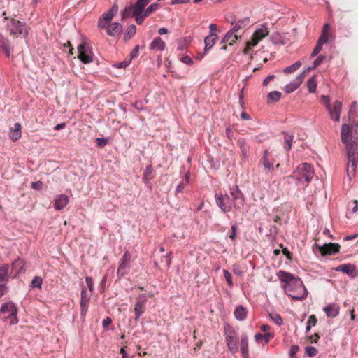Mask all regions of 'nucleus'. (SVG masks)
Wrapping results in <instances>:
<instances>
[{
	"label": "nucleus",
	"instance_id": "obj_1",
	"mask_svg": "<svg viewBox=\"0 0 358 358\" xmlns=\"http://www.w3.org/2000/svg\"><path fill=\"white\" fill-rule=\"evenodd\" d=\"M2 15L4 16L6 29L11 36L16 38L20 36L26 38L27 36L29 27L25 22L20 21L14 17H7L6 12H3Z\"/></svg>",
	"mask_w": 358,
	"mask_h": 358
},
{
	"label": "nucleus",
	"instance_id": "obj_2",
	"mask_svg": "<svg viewBox=\"0 0 358 358\" xmlns=\"http://www.w3.org/2000/svg\"><path fill=\"white\" fill-rule=\"evenodd\" d=\"M347 151V157L348 162L347 164L346 171L350 180L355 175L356 166L358 161V155L356 153V143L352 141L350 143H344Z\"/></svg>",
	"mask_w": 358,
	"mask_h": 358
},
{
	"label": "nucleus",
	"instance_id": "obj_3",
	"mask_svg": "<svg viewBox=\"0 0 358 358\" xmlns=\"http://www.w3.org/2000/svg\"><path fill=\"white\" fill-rule=\"evenodd\" d=\"M284 289L287 295L296 300H303L308 295V292L300 278L296 279L291 285H285Z\"/></svg>",
	"mask_w": 358,
	"mask_h": 358
},
{
	"label": "nucleus",
	"instance_id": "obj_4",
	"mask_svg": "<svg viewBox=\"0 0 358 358\" xmlns=\"http://www.w3.org/2000/svg\"><path fill=\"white\" fill-rule=\"evenodd\" d=\"M17 312V308L13 301L6 302L2 304L0 308V318L3 322H6L8 319H10V324H16L18 322Z\"/></svg>",
	"mask_w": 358,
	"mask_h": 358
},
{
	"label": "nucleus",
	"instance_id": "obj_5",
	"mask_svg": "<svg viewBox=\"0 0 358 358\" xmlns=\"http://www.w3.org/2000/svg\"><path fill=\"white\" fill-rule=\"evenodd\" d=\"M268 34L269 31L266 25L265 24H262L259 28L255 31L250 40L247 42L243 53L245 55H249L250 53L251 48L257 45L258 43L264 37L267 36Z\"/></svg>",
	"mask_w": 358,
	"mask_h": 358
},
{
	"label": "nucleus",
	"instance_id": "obj_6",
	"mask_svg": "<svg viewBox=\"0 0 358 358\" xmlns=\"http://www.w3.org/2000/svg\"><path fill=\"white\" fill-rule=\"evenodd\" d=\"M295 173L297 176L298 180L301 181L304 180L307 183H309L313 178L315 172L311 164L303 163L298 166L295 171Z\"/></svg>",
	"mask_w": 358,
	"mask_h": 358
},
{
	"label": "nucleus",
	"instance_id": "obj_7",
	"mask_svg": "<svg viewBox=\"0 0 358 358\" xmlns=\"http://www.w3.org/2000/svg\"><path fill=\"white\" fill-rule=\"evenodd\" d=\"M226 200H233V206L236 209H240L244 204L243 195L238 186L230 189L229 194H226Z\"/></svg>",
	"mask_w": 358,
	"mask_h": 358
},
{
	"label": "nucleus",
	"instance_id": "obj_8",
	"mask_svg": "<svg viewBox=\"0 0 358 358\" xmlns=\"http://www.w3.org/2000/svg\"><path fill=\"white\" fill-rule=\"evenodd\" d=\"M78 57L85 64H88L93 60V53L91 48L85 43L83 42L78 46Z\"/></svg>",
	"mask_w": 358,
	"mask_h": 358
},
{
	"label": "nucleus",
	"instance_id": "obj_9",
	"mask_svg": "<svg viewBox=\"0 0 358 358\" xmlns=\"http://www.w3.org/2000/svg\"><path fill=\"white\" fill-rule=\"evenodd\" d=\"M131 266V254L126 251L120 260V265L117 271L118 279L123 278L127 273V270Z\"/></svg>",
	"mask_w": 358,
	"mask_h": 358
},
{
	"label": "nucleus",
	"instance_id": "obj_10",
	"mask_svg": "<svg viewBox=\"0 0 358 358\" xmlns=\"http://www.w3.org/2000/svg\"><path fill=\"white\" fill-rule=\"evenodd\" d=\"M342 109V103L340 101H335L329 108H327L330 118L335 121L339 122L341 113Z\"/></svg>",
	"mask_w": 358,
	"mask_h": 358
},
{
	"label": "nucleus",
	"instance_id": "obj_11",
	"mask_svg": "<svg viewBox=\"0 0 358 358\" xmlns=\"http://www.w3.org/2000/svg\"><path fill=\"white\" fill-rule=\"evenodd\" d=\"M318 248L322 256L333 255L338 253L340 245L338 243H329L318 246Z\"/></svg>",
	"mask_w": 358,
	"mask_h": 358
},
{
	"label": "nucleus",
	"instance_id": "obj_12",
	"mask_svg": "<svg viewBox=\"0 0 358 358\" xmlns=\"http://www.w3.org/2000/svg\"><path fill=\"white\" fill-rule=\"evenodd\" d=\"M147 301V296L144 294L139 295L137 299V302L134 306V313L136 321H138L141 315L144 313L145 308V302Z\"/></svg>",
	"mask_w": 358,
	"mask_h": 358
},
{
	"label": "nucleus",
	"instance_id": "obj_13",
	"mask_svg": "<svg viewBox=\"0 0 358 358\" xmlns=\"http://www.w3.org/2000/svg\"><path fill=\"white\" fill-rule=\"evenodd\" d=\"M355 135V134L352 131V128H350L349 124H342L341 131V139L343 144L352 142V141H350V138L351 139L353 138Z\"/></svg>",
	"mask_w": 358,
	"mask_h": 358
},
{
	"label": "nucleus",
	"instance_id": "obj_14",
	"mask_svg": "<svg viewBox=\"0 0 358 358\" xmlns=\"http://www.w3.org/2000/svg\"><path fill=\"white\" fill-rule=\"evenodd\" d=\"M339 306L334 303L327 305L323 310L328 317H336L339 313Z\"/></svg>",
	"mask_w": 358,
	"mask_h": 358
},
{
	"label": "nucleus",
	"instance_id": "obj_15",
	"mask_svg": "<svg viewBox=\"0 0 358 358\" xmlns=\"http://www.w3.org/2000/svg\"><path fill=\"white\" fill-rule=\"evenodd\" d=\"M90 296H87L86 290L83 288L81 292V301H80V309H81V315L82 316H85L90 301Z\"/></svg>",
	"mask_w": 358,
	"mask_h": 358
},
{
	"label": "nucleus",
	"instance_id": "obj_16",
	"mask_svg": "<svg viewBox=\"0 0 358 358\" xmlns=\"http://www.w3.org/2000/svg\"><path fill=\"white\" fill-rule=\"evenodd\" d=\"M218 36L215 32H210V34L204 38V53H206L215 44Z\"/></svg>",
	"mask_w": 358,
	"mask_h": 358
},
{
	"label": "nucleus",
	"instance_id": "obj_17",
	"mask_svg": "<svg viewBox=\"0 0 358 358\" xmlns=\"http://www.w3.org/2000/svg\"><path fill=\"white\" fill-rule=\"evenodd\" d=\"M69 203V197L65 194H59L55 199V208L57 210H62Z\"/></svg>",
	"mask_w": 358,
	"mask_h": 358
},
{
	"label": "nucleus",
	"instance_id": "obj_18",
	"mask_svg": "<svg viewBox=\"0 0 358 358\" xmlns=\"http://www.w3.org/2000/svg\"><path fill=\"white\" fill-rule=\"evenodd\" d=\"M107 28V34L111 36H119L122 31V26L118 22H114L108 24Z\"/></svg>",
	"mask_w": 358,
	"mask_h": 358
},
{
	"label": "nucleus",
	"instance_id": "obj_19",
	"mask_svg": "<svg viewBox=\"0 0 358 358\" xmlns=\"http://www.w3.org/2000/svg\"><path fill=\"white\" fill-rule=\"evenodd\" d=\"M278 276L282 282L285 283V285H291L298 278L284 271H280L278 273Z\"/></svg>",
	"mask_w": 358,
	"mask_h": 358
},
{
	"label": "nucleus",
	"instance_id": "obj_20",
	"mask_svg": "<svg viewBox=\"0 0 358 358\" xmlns=\"http://www.w3.org/2000/svg\"><path fill=\"white\" fill-rule=\"evenodd\" d=\"M269 152L268 150H264L263 157L260 160V163L263 165L266 173L270 171L273 169V163L269 159Z\"/></svg>",
	"mask_w": 358,
	"mask_h": 358
},
{
	"label": "nucleus",
	"instance_id": "obj_21",
	"mask_svg": "<svg viewBox=\"0 0 358 358\" xmlns=\"http://www.w3.org/2000/svg\"><path fill=\"white\" fill-rule=\"evenodd\" d=\"M270 41L274 45H283L287 43L286 37L279 32H274L270 36Z\"/></svg>",
	"mask_w": 358,
	"mask_h": 358
},
{
	"label": "nucleus",
	"instance_id": "obj_22",
	"mask_svg": "<svg viewBox=\"0 0 358 358\" xmlns=\"http://www.w3.org/2000/svg\"><path fill=\"white\" fill-rule=\"evenodd\" d=\"M226 343L228 348L232 353H236L238 351V341L236 337L228 335L226 337Z\"/></svg>",
	"mask_w": 358,
	"mask_h": 358
},
{
	"label": "nucleus",
	"instance_id": "obj_23",
	"mask_svg": "<svg viewBox=\"0 0 358 358\" xmlns=\"http://www.w3.org/2000/svg\"><path fill=\"white\" fill-rule=\"evenodd\" d=\"M113 17V14L108 11L103 13L99 19L98 27L101 29L107 27Z\"/></svg>",
	"mask_w": 358,
	"mask_h": 358
},
{
	"label": "nucleus",
	"instance_id": "obj_24",
	"mask_svg": "<svg viewBox=\"0 0 358 358\" xmlns=\"http://www.w3.org/2000/svg\"><path fill=\"white\" fill-rule=\"evenodd\" d=\"M0 51H3L8 57L10 55V41L2 35H0Z\"/></svg>",
	"mask_w": 358,
	"mask_h": 358
},
{
	"label": "nucleus",
	"instance_id": "obj_25",
	"mask_svg": "<svg viewBox=\"0 0 358 358\" xmlns=\"http://www.w3.org/2000/svg\"><path fill=\"white\" fill-rule=\"evenodd\" d=\"M336 271H342L350 276H353V273L356 271V266L351 264H342L335 268Z\"/></svg>",
	"mask_w": 358,
	"mask_h": 358
},
{
	"label": "nucleus",
	"instance_id": "obj_26",
	"mask_svg": "<svg viewBox=\"0 0 358 358\" xmlns=\"http://www.w3.org/2000/svg\"><path fill=\"white\" fill-rule=\"evenodd\" d=\"M10 138L15 141L21 137V124L16 122L14 124V127L10 129L9 132Z\"/></svg>",
	"mask_w": 358,
	"mask_h": 358
},
{
	"label": "nucleus",
	"instance_id": "obj_27",
	"mask_svg": "<svg viewBox=\"0 0 358 358\" xmlns=\"http://www.w3.org/2000/svg\"><path fill=\"white\" fill-rule=\"evenodd\" d=\"M225 200L226 194L224 196L221 193L215 194L216 203L223 213L229 211L227 206L225 205Z\"/></svg>",
	"mask_w": 358,
	"mask_h": 358
},
{
	"label": "nucleus",
	"instance_id": "obj_28",
	"mask_svg": "<svg viewBox=\"0 0 358 358\" xmlns=\"http://www.w3.org/2000/svg\"><path fill=\"white\" fill-rule=\"evenodd\" d=\"M247 313L248 311L246 308L243 307L241 305L237 306V308L234 310V316L236 318V320L239 321L244 320L247 317Z\"/></svg>",
	"mask_w": 358,
	"mask_h": 358
},
{
	"label": "nucleus",
	"instance_id": "obj_29",
	"mask_svg": "<svg viewBox=\"0 0 358 358\" xmlns=\"http://www.w3.org/2000/svg\"><path fill=\"white\" fill-rule=\"evenodd\" d=\"M150 48L151 50L162 51L165 48V43L160 37H157L151 43Z\"/></svg>",
	"mask_w": 358,
	"mask_h": 358
},
{
	"label": "nucleus",
	"instance_id": "obj_30",
	"mask_svg": "<svg viewBox=\"0 0 358 358\" xmlns=\"http://www.w3.org/2000/svg\"><path fill=\"white\" fill-rule=\"evenodd\" d=\"M241 352L243 358L248 357V342L247 336L242 337L240 343Z\"/></svg>",
	"mask_w": 358,
	"mask_h": 358
},
{
	"label": "nucleus",
	"instance_id": "obj_31",
	"mask_svg": "<svg viewBox=\"0 0 358 358\" xmlns=\"http://www.w3.org/2000/svg\"><path fill=\"white\" fill-rule=\"evenodd\" d=\"M328 41H325L324 37H320L316 45L315 46L310 57H315L321 50L322 48V46L324 43H327Z\"/></svg>",
	"mask_w": 358,
	"mask_h": 358
},
{
	"label": "nucleus",
	"instance_id": "obj_32",
	"mask_svg": "<svg viewBox=\"0 0 358 358\" xmlns=\"http://www.w3.org/2000/svg\"><path fill=\"white\" fill-rule=\"evenodd\" d=\"M25 261L23 259L18 258L12 264V268L16 271L17 273H21L24 267Z\"/></svg>",
	"mask_w": 358,
	"mask_h": 358
},
{
	"label": "nucleus",
	"instance_id": "obj_33",
	"mask_svg": "<svg viewBox=\"0 0 358 358\" xmlns=\"http://www.w3.org/2000/svg\"><path fill=\"white\" fill-rule=\"evenodd\" d=\"M153 168L151 164L148 165L144 171L143 176V180L146 184L148 183L153 178Z\"/></svg>",
	"mask_w": 358,
	"mask_h": 358
},
{
	"label": "nucleus",
	"instance_id": "obj_34",
	"mask_svg": "<svg viewBox=\"0 0 358 358\" xmlns=\"http://www.w3.org/2000/svg\"><path fill=\"white\" fill-rule=\"evenodd\" d=\"M250 21V17H248L239 20L232 29H234V31H236L237 32L241 29L247 27L249 24Z\"/></svg>",
	"mask_w": 358,
	"mask_h": 358
},
{
	"label": "nucleus",
	"instance_id": "obj_35",
	"mask_svg": "<svg viewBox=\"0 0 358 358\" xmlns=\"http://www.w3.org/2000/svg\"><path fill=\"white\" fill-rule=\"evenodd\" d=\"M317 80L315 76H312L307 81V87L309 92L315 93L317 89Z\"/></svg>",
	"mask_w": 358,
	"mask_h": 358
},
{
	"label": "nucleus",
	"instance_id": "obj_36",
	"mask_svg": "<svg viewBox=\"0 0 358 358\" xmlns=\"http://www.w3.org/2000/svg\"><path fill=\"white\" fill-rule=\"evenodd\" d=\"M135 6L134 4H130L129 6L125 7L124 10L122 12V20L130 17H133V13L134 11Z\"/></svg>",
	"mask_w": 358,
	"mask_h": 358
},
{
	"label": "nucleus",
	"instance_id": "obj_37",
	"mask_svg": "<svg viewBox=\"0 0 358 358\" xmlns=\"http://www.w3.org/2000/svg\"><path fill=\"white\" fill-rule=\"evenodd\" d=\"M136 32V26L134 24L129 25L126 29V31L124 35V41H129V39H131L135 35Z\"/></svg>",
	"mask_w": 358,
	"mask_h": 358
},
{
	"label": "nucleus",
	"instance_id": "obj_38",
	"mask_svg": "<svg viewBox=\"0 0 358 358\" xmlns=\"http://www.w3.org/2000/svg\"><path fill=\"white\" fill-rule=\"evenodd\" d=\"M150 3V0H137L136 3L134 4L135 6V13L143 12L145 7Z\"/></svg>",
	"mask_w": 358,
	"mask_h": 358
},
{
	"label": "nucleus",
	"instance_id": "obj_39",
	"mask_svg": "<svg viewBox=\"0 0 358 358\" xmlns=\"http://www.w3.org/2000/svg\"><path fill=\"white\" fill-rule=\"evenodd\" d=\"M8 271H9V265L8 264H3L0 266V282H3V281L8 280Z\"/></svg>",
	"mask_w": 358,
	"mask_h": 358
},
{
	"label": "nucleus",
	"instance_id": "obj_40",
	"mask_svg": "<svg viewBox=\"0 0 358 358\" xmlns=\"http://www.w3.org/2000/svg\"><path fill=\"white\" fill-rule=\"evenodd\" d=\"M281 92L279 91H272L268 93V103L270 102H278L280 101L281 98Z\"/></svg>",
	"mask_w": 358,
	"mask_h": 358
},
{
	"label": "nucleus",
	"instance_id": "obj_41",
	"mask_svg": "<svg viewBox=\"0 0 358 358\" xmlns=\"http://www.w3.org/2000/svg\"><path fill=\"white\" fill-rule=\"evenodd\" d=\"M274 335L271 333L266 332L264 334H262L260 333H257L255 335V338L256 341H259V340L264 339L265 343H268L270 341L271 338H273Z\"/></svg>",
	"mask_w": 358,
	"mask_h": 358
},
{
	"label": "nucleus",
	"instance_id": "obj_42",
	"mask_svg": "<svg viewBox=\"0 0 358 358\" xmlns=\"http://www.w3.org/2000/svg\"><path fill=\"white\" fill-rule=\"evenodd\" d=\"M301 66V62L300 61L296 62L291 66H289L283 69V72L285 73H291L296 71L300 66Z\"/></svg>",
	"mask_w": 358,
	"mask_h": 358
},
{
	"label": "nucleus",
	"instance_id": "obj_43",
	"mask_svg": "<svg viewBox=\"0 0 358 358\" xmlns=\"http://www.w3.org/2000/svg\"><path fill=\"white\" fill-rule=\"evenodd\" d=\"M299 84L297 83L295 80L290 82L289 84L286 85L285 87V91L289 94L294 91H295L296 89L299 88Z\"/></svg>",
	"mask_w": 358,
	"mask_h": 358
},
{
	"label": "nucleus",
	"instance_id": "obj_44",
	"mask_svg": "<svg viewBox=\"0 0 358 358\" xmlns=\"http://www.w3.org/2000/svg\"><path fill=\"white\" fill-rule=\"evenodd\" d=\"M236 31H234L233 29H231L226 34L225 36H229V45H232L236 41V40L238 38V36L236 34Z\"/></svg>",
	"mask_w": 358,
	"mask_h": 358
},
{
	"label": "nucleus",
	"instance_id": "obj_45",
	"mask_svg": "<svg viewBox=\"0 0 358 358\" xmlns=\"http://www.w3.org/2000/svg\"><path fill=\"white\" fill-rule=\"evenodd\" d=\"M294 136L292 135H286L284 140V148L286 151H289L292 148Z\"/></svg>",
	"mask_w": 358,
	"mask_h": 358
},
{
	"label": "nucleus",
	"instance_id": "obj_46",
	"mask_svg": "<svg viewBox=\"0 0 358 358\" xmlns=\"http://www.w3.org/2000/svg\"><path fill=\"white\" fill-rule=\"evenodd\" d=\"M159 7L157 3L150 5L146 9H144V16L148 17L152 12L155 11Z\"/></svg>",
	"mask_w": 358,
	"mask_h": 358
},
{
	"label": "nucleus",
	"instance_id": "obj_47",
	"mask_svg": "<svg viewBox=\"0 0 358 358\" xmlns=\"http://www.w3.org/2000/svg\"><path fill=\"white\" fill-rule=\"evenodd\" d=\"M133 17L135 18V20L138 24H141L143 22L144 19L147 17V16H144V13L142 11L135 13L134 10L133 13Z\"/></svg>",
	"mask_w": 358,
	"mask_h": 358
},
{
	"label": "nucleus",
	"instance_id": "obj_48",
	"mask_svg": "<svg viewBox=\"0 0 358 358\" xmlns=\"http://www.w3.org/2000/svg\"><path fill=\"white\" fill-rule=\"evenodd\" d=\"M325 59V56L320 55L313 62V66L307 68V71H310L317 68Z\"/></svg>",
	"mask_w": 358,
	"mask_h": 358
},
{
	"label": "nucleus",
	"instance_id": "obj_49",
	"mask_svg": "<svg viewBox=\"0 0 358 358\" xmlns=\"http://www.w3.org/2000/svg\"><path fill=\"white\" fill-rule=\"evenodd\" d=\"M318 351L316 348L313 346H307L305 348V353L309 357H313L317 354Z\"/></svg>",
	"mask_w": 358,
	"mask_h": 358
},
{
	"label": "nucleus",
	"instance_id": "obj_50",
	"mask_svg": "<svg viewBox=\"0 0 358 358\" xmlns=\"http://www.w3.org/2000/svg\"><path fill=\"white\" fill-rule=\"evenodd\" d=\"M330 30V25L329 24H324L322 27V34L320 37H324L325 41H329V32Z\"/></svg>",
	"mask_w": 358,
	"mask_h": 358
},
{
	"label": "nucleus",
	"instance_id": "obj_51",
	"mask_svg": "<svg viewBox=\"0 0 358 358\" xmlns=\"http://www.w3.org/2000/svg\"><path fill=\"white\" fill-rule=\"evenodd\" d=\"M270 317L278 326H281L283 324L282 318L278 313L270 314Z\"/></svg>",
	"mask_w": 358,
	"mask_h": 358
},
{
	"label": "nucleus",
	"instance_id": "obj_52",
	"mask_svg": "<svg viewBox=\"0 0 358 358\" xmlns=\"http://www.w3.org/2000/svg\"><path fill=\"white\" fill-rule=\"evenodd\" d=\"M42 278L38 276H36L31 281L32 287H41L42 284Z\"/></svg>",
	"mask_w": 358,
	"mask_h": 358
},
{
	"label": "nucleus",
	"instance_id": "obj_53",
	"mask_svg": "<svg viewBox=\"0 0 358 358\" xmlns=\"http://www.w3.org/2000/svg\"><path fill=\"white\" fill-rule=\"evenodd\" d=\"M131 61L129 59H125L122 62H117L113 65L114 67L121 69V68H126L129 64Z\"/></svg>",
	"mask_w": 358,
	"mask_h": 358
},
{
	"label": "nucleus",
	"instance_id": "obj_54",
	"mask_svg": "<svg viewBox=\"0 0 358 358\" xmlns=\"http://www.w3.org/2000/svg\"><path fill=\"white\" fill-rule=\"evenodd\" d=\"M171 255L172 252H169L166 255L162 257V261H165L167 268H169L171 264Z\"/></svg>",
	"mask_w": 358,
	"mask_h": 358
},
{
	"label": "nucleus",
	"instance_id": "obj_55",
	"mask_svg": "<svg viewBox=\"0 0 358 358\" xmlns=\"http://www.w3.org/2000/svg\"><path fill=\"white\" fill-rule=\"evenodd\" d=\"M224 276L226 279V281L229 287H231L233 285L232 280H231V275L227 270L223 271Z\"/></svg>",
	"mask_w": 358,
	"mask_h": 358
},
{
	"label": "nucleus",
	"instance_id": "obj_56",
	"mask_svg": "<svg viewBox=\"0 0 358 358\" xmlns=\"http://www.w3.org/2000/svg\"><path fill=\"white\" fill-rule=\"evenodd\" d=\"M96 142L98 147L103 148L108 143V139L106 138H96Z\"/></svg>",
	"mask_w": 358,
	"mask_h": 358
},
{
	"label": "nucleus",
	"instance_id": "obj_57",
	"mask_svg": "<svg viewBox=\"0 0 358 358\" xmlns=\"http://www.w3.org/2000/svg\"><path fill=\"white\" fill-rule=\"evenodd\" d=\"M138 52H139V45H137L133 50L132 51L130 52L129 54V59L131 62V60L136 57L138 55Z\"/></svg>",
	"mask_w": 358,
	"mask_h": 358
},
{
	"label": "nucleus",
	"instance_id": "obj_58",
	"mask_svg": "<svg viewBox=\"0 0 358 358\" xmlns=\"http://www.w3.org/2000/svg\"><path fill=\"white\" fill-rule=\"evenodd\" d=\"M309 71H307V69L306 70H304L303 71H302L301 73H299L296 78V80L295 81L299 84V85L302 83L305 76H306V73L307 72H308Z\"/></svg>",
	"mask_w": 358,
	"mask_h": 358
},
{
	"label": "nucleus",
	"instance_id": "obj_59",
	"mask_svg": "<svg viewBox=\"0 0 358 358\" xmlns=\"http://www.w3.org/2000/svg\"><path fill=\"white\" fill-rule=\"evenodd\" d=\"M317 320L316 316L315 315H311L308 317V320L307 324L310 326V327L315 326V324L317 323Z\"/></svg>",
	"mask_w": 358,
	"mask_h": 358
},
{
	"label": "nucleus",
	"instance_id": "obj_60",
	"mask_svg": "<svg viewBox=\"0 0 358 358\" xmlns=\"http://www.w3.org/2000/svg\"><path fill=\"white\" fill-rule=\"evenodd\" d=\"M42 186L43 183L40 180L34 182L31 184V187L36 190H41L42 189Z\"/></svg>",
	"mask_w": 358,
	"mask_h": 358
},
{
	"label": "nucleus",
	"instance_id": "obj_61",
	"mask_svg": "<svg viewBox=\"0 0 358 358\" xmlns=\"http://www.w3.org/2000/svg\"><path fill=\"white\" fill-rule=\"evenodd\" d=\"M299 350V347L298 345H292L289 350V356L291 358H294V355Z\"/></svg>",
	"mask_w": 358,
	"mask_h": 358
},
{
	"label": "nucleus",
	"instance_id": "obj_62",
	"mask_svg": "<svg viewBox=\"0 0 358 358\" xmlns=\"http://www.w3.org/2000/svg\"><path fill=\"white\" fill-rule=\"evenodd\" d=\"M85 282H86V283H87V287H88L89 289H90L91 292H92V291H93V289H94V287H93V285H94V284H93V280H92V278L91 277H90V276H87V277L85 278Z\"/></svg>",
	"mask_w": 358,
	"mask_h": 358
},
{
	"label": "nucleus",
	"instance_id": "obj_63",
	"mask_svg": "<svg viewBox=\"0 0 358 358\" xmlns=\"http://www.w3.org/2000/svg\"><path fill=\"white\" fill-rule=\"evenodd\" d=\"M180 60H181L183 63H185V64H188V65H192V64H193V60H192V59L189 56H187V55L182 57L180 59Z\"/></svg>",
	"mask_w": 358,
	"mask_h": 358
},
{
	"label": "nucleus",
	"instance_id": "obj_64",
	"mask_svg": "<svg viewBox=\"0 0 358 358\" xmlns=\"http://www.w3.org/2000/svg\"><path fill=\"white\" fill-rule=\"evenodd\" d=\"M321 100H322V101H323L325 103V106H326L327 109L330 107V106H331L330 99L328 96L322 95L321 96Z\"/></svg>",
	"mask_w": 358,
	"mask_h": 358
}]
</instances>
